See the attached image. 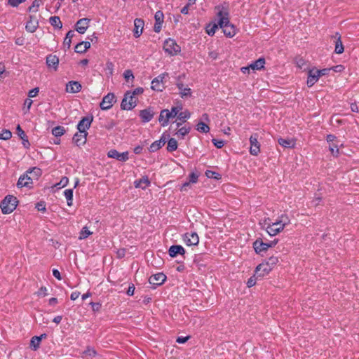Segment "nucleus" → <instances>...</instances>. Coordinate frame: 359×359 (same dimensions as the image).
Returning <instances> with one entry per match:
<instances>
[{"instance_id": "nucleus-31", "label": "nucleus", "mask_w": 359, "mask_h": 359, "mask_svg": "<svg viewBox=\"0 0 359 359\" xmlns=\"http://www.w3.org/2000/svg\"><path fill=\"white\" fill-rule=\"evenodd\" d=\"M278 142L280 145L285 148H294L295 146V141L292 139L278 138Z\"/></svg>"}, {"instance_id": "nucleus-5", "label": "nucleus", "mask_w": 359, "mask_h": 359, "mask_svg": "<svg viewBox=\"0 0 359 359\" xmlns=\"http://www.w3.org/2000/svg\"><path fill=\"white\" fill-rule=\"evenodd\" d=\"M163 50L170 55H176L181 51V47L172 39H168L164 41Z\"/></svg>"}, {"instance_id": "nucleus-15", "label": "nucleus", "mask_w": 359, "mask_h": 359, "mask_svg": "<svg viewBox=\"0 0 359 359\" xmlns=\"http://www.w3.org/2000/svg\"><path fill=\"white\" fill-rule=\"evenodd\" d=\"M139 116L141 118L142 122L147 123L149 122L154 116V112L151 107H148L143 110H141L139 113Z\"/></svg>"}, {"instance_id": "nucleus-46", "label": "nucleus", "mask_w": 359, "mask_h": 359, "mask_svg": "<svg viewBox=\"0 0 359 359\" xmlns=\"http://www.w3.org/2000/svg\"><path fill=\"white\" fill-rule=\"evenodd\" d=\"M42 4V0H34L32 4L29 7V11L36 12L38 11V8Z\"/></svg>"}, {"instance_id": "nucleus-40", "label": "nucleus", "mask_w": 359, "mask_h": 359, "mask_svg": "<svg viewBox=\"0 0 359 359\" xmlns=\"http://www.w3.org/2000/svg\"><path fill=\"white\" fill-rule=\"evenodd\" d=\"M40 338L38 336H34L31 339L30 347L34 351H36L40 346Z\"/></svg>"}, {"instance_id": "nucleus-3", "label": "nucleus", "mask_w": 359, "mask_h": 359, "mask_svg": "<svg viewBox=\"0 0 359 359\" xmlns=\"http://www.w3.org/2000/svg\"><path fill=\"white\" fill-rule=\"evenodd\" d=\"M18 203L16 197L11 195L6 196L0 204L2 213H11L16 208Z\"/></svg>"}, {"instance_id": "nucleus-59", "label": "nucleus", "mask_w": 359, "mask_h": 359, "mask_svg": "<svg viewBox=\"0 0 359 359\" xmlns=\"http://www.w3.org/2000/svg\"><path fill=\"white\" fill-rule=\"evenodd\" d=\"M39 92V88H34L33 89H32L31 90L29 91L28 93V96L29 97H36L38 93Z\"/></svg>"}, {"instance_id": "nucleus-38", "label": "nucleus", "mask_w": 359, "mask_h": 359, "mask_svg": "<svg viewBox=\"0 0 359 359\" xmlns=\"http://www.w3.org/2000/svg\"><path fill=\"white\" fill-rule=\"evenodd\" d=\"M177 142L175 138H170L168 141L167 150L174 151L177 149Z\"/></svg>"}, {"instance_id": "nucleus-2", "label": "nucleus", "mask_w": 359, "mask_h": 359, "mask_svg": "<svg viewBox=\"0 0 359 359\" xmlns=\"http://www.w3.org/2000/svg\"><path fill=\"white\" fill-rule=\"evenodd\" d=\"M182 107H172L171 110L167 109H163L160 112L158 121L161 126H167L170 119L175 118L178 114V112L182 110Z\"/></svg>"}, {"instance_id": "nucleus-54", "label": "nucleus", "mask_w": 359, "mask_h": 359, "mask_svg": "<svg viewBox=\"0 0 359 359\" xmlns=\"http://www.w3.org/2000/svg\"><path fill=\"white\" fill-rule=\"evenodd\" d=\"M68 182H69V179H68V177H62V179H61V180L60 181V182H59V183H57L55 186H56V187H58L59 188H60V187H65V186H67V185Z\"/></svg>"}, {"instance_id": "nucleus-24", "label": "nucleus", "mask_w": 359, "mask_h": 359, "mask_svg": "<svg viewBox=\"0 0 359 359\" xmlns=\"http://www.w3.org/2000/svg\"><path fill=\"white\" fill-rule=\"evenodd\" d=\"M253 248L257 253H261L267 250L270 245H268V243H264L261 239H257L253 243Z\"/></svg>"}, {"instance_id": "nucleus-34", "label": "nucleus", "mask_w": 359, "mask_h": 359, "mask_svg": "<svg viewBox=\"0 0 359 359\" xmlns=\"http://www.w3.org/2000/svg\"><path fill=\"white\" fill-rule=\"evenodd\" d=\"M49 21L50 25L53 27H55L58 29H61L62 27V22L58 16L50 17Z\"/></svg>"}, {"instance_id": "nucleus-17", "label": "nucleus", "mask_w": 359, "mask_h": 359, "mask_svg": "<svg viewBox=\"0 0 359 359\" xmlns=\"http://www.w3.org/2000/svg\"><path fill=\"white\" fill-rule=\"evenodd\" d=\"M108 156L110 158H115L120 161H126L128 159V152L119 153L116 149H111L108 152Z\"/></svg>"}, {"instance_id": "nucleus-4", "label": "nucleus", "mask_w": 359, "mask_h": 359, "mask_svg": "<svg viewBox=\"0 0 359 359\" xmlns=\"http://www.w3.org/2000/svg\"><path fill=\"white\" fill-rule=\"evenodd\" d=\"M138 99L130 93V90L127 91L121 103V108L123 110H131L137 105Z\"/></svg>"}, {"instance_id": "nucleus-63", "label": "nucleus", "mask_w": 359, "mask_h": 359, "mask_svg": "<svg viewBox=\"0 0 359 359\" xmlns=\"http://www.w3.org/2000/svg\"><path fill=\"white\" fill-rule=\"evenodd\" d=\"M16 129H17V131H18V135L20 136V137L22 140H24V138L26 137V135H25V132L22 130L20 126L18 125Z\"/></svg>"}, {"instance_id": "nucleus-16", "label": "nucleus", "mask_w": 359, "mask_h": 359, "mask_svg": "<svg viewBox=\"0 0 359 359\" xmlns=\"http://www.w3.org/2000/svg\"><path fill=\"white\" fill-rule=\"evenodd\" d=\"M90 20L88 18H81L79 20L75 25V29L79 34H84L87 30Z\"/></svg>"}, {"instance_id": "nucleus-7", "label": "nucleus", "mask_w": 359, "mask_h": 359, "mask_svg": "<svg viewBox=\"0 0 359 359\" xmlns=\"http://www.w3.org/2000/svg\"><path fill=\"white\" fill-rule=\"evenodd\" d=\"M115 102V95L112 93H109L105 95L102 102H100V107L102 110L109 109Z\"/></svg>"}, {"instance_id": "nucleus-56", "label": "nucleus", "mask_w": 359, "mask_h": 359, "mask_svg": "<svg viewBox=\"0 0 359 359\" xmlns=\"http://www.w3.org/2000/svg\"><path fill=\"white\" fill-rule=\"evenodd\" d=\"M257 278H258L257 277V276H255V274L253 276L250 277L247 282L248 287H251L254 286L256 284Z\"/></svg>"}, {"instance_id": "nucleus-55", "label": "nucleus", "mask_w": 359, "mask_h": 359, "mask_svg": "<svg viewBox=\"0 0 359 359\" xmlns=\"http://www.w3.org/2000/svg\"><path fill=\"white\" fill-rule=\"evenodd\" d=\"M26 0H8V4L12 7H17L19 4L25 2Z\"/></svg>"}, {"instance_id": "nucleus-52", "label": "nucleus", "mask_w": 359, "mask_h": 359, "mask_svg": "<svg viewBox=\"0 0 359 359\" xmlns=\"http://www.w3.org/2000/svg\"><path fill=\"white\" fill-rule=\"evenodd\" d=\"M83 357H93L96 355V351L93 348H88L83 353Z\"/></svg>"}, {"instance_id": "nucleus-51", "label": "nucleus", "mask_w": 359, "mask_h": 359, "mask_svg": "<svg viewBox=\"0 0 359 359\" xmlns=\"http://www.w3.org/2000/svg\"><path fill=\"white\" fill-rule=\"evenodd\" d=\"M297 66L300 69H304V67L306 65V60L302 57H297L295 60Z\"/></svg>"}, {"instance_id": "nucleus-36", "label": "nucleus", "mask_w": 359, "mask_h": 359, "mask_svg": "<svg viewBox=\"0 0 359 359\" xmlns=\"http://www.w3.org/2000/svg\"><path fill=\"white\" fill-rule=\"evenodd\" d=\"M191 116V114L188 110H185L184 111L178 112L177 115V119L180 121L185 122L187 119H189Z\"/></svg>"}, {"instance_id": "nucleus-50", "label": "nucleus", "mask_w": 359, "mask_h": 359, "mask_svg": "<svg viewBox=\"0 0 359 359\" xmlns=\"http://www.w3.org/2000/svg\"><path fill=\"white\" fill-rule=\"evenodd\" d=\"M205 175L208 178H213L216 180H219L221 178V175L219 173L209 170L205 172Z\"/></svg>"}, {"instance_id": "nucleus-23", "label": "nucleus", "mask_w": 359, "mask_h": 359, "mask_svg": "<svg viewBox=\"0 0 359 359\" xmlns=\"http://www.w3.org/2000/svg\"><path fill=\"white\" fill-rule=\"evenodd\" d=\"M46 65L49 68L56 71L58 68L59 58L55 55L50 54L46 57Z\"/></svg>"}, {"instance_id": "nucleus-28", "label": "nucleus", "mask_w": 359, "mask_h": 359, "mask_svg": "<svg viewBox=\"0 0 359 359\" xmlns=\"http://www.w3.org/2000/svg\"><path fill=\"white\" fill-rule=\"evenodd\" d=\"M87 135L88 134L76 133L73 137V142L78 147L85 144Z\"/></svg>"}, {"instance_id": "nucleus-45", "label": "nucleus", "mask_w": 359, "mask_h": 359, "mask_svg": "<svg viewBox=\"0 0 359 359\" xmlns=\"http://www.w3.org/2000/svg\"><path fill=\"white\" fill-rule=\"evenodd\" d=\"M272 269L278 262V257L276 256H271L267 259L265 262Z\"/></svg>"}, {"instance_id": "nucleus-9", "label": "nucleus", "mask_w": 359, "mask_h": 359, "mask_svg": "<svg viewBox=\"0 0 359 359\" xmlns=\"http://www.w3.org/2000/svg\"><path fill=\"white\" fill-rule=\"evenodd\" d=\"M167 76H168V74H162L158 76L157 77H156L155 79H154L151 81V88L154 90L162 91L163 89L164 88L163 79Z\"/></svg>"}, {"instance_id": "nucleus-22", "label": "nucleus", "mask_w": 359, "mask_h": 359, "mask_svg": "<svg viewBox=\"0 0 359 359\" xmlns=\"http://www.w3.org/2000/svg\"><path fill=\"white\" fill-rule=\"evenodd\" d=\"M81 88V85L79 82L71 81L66 85V91L70 93H76L80 92Z\"/></svg>"}, {"instance_id": "nucleus-49", "label": "nucleus", "mask_w": 359, "mask_h": 359, "mask_svg": "<svg viewBox=\"0 0 359 359\" xmlns=\"http://www.w3.org/2000/svg\"><path fill=\"white\" fill-rule=\"evenodd\" d=\"M90 234H92V232H90L87 227H83L80 232L79 239H85Z\"/></svg>"}, {"instance_id": "nucleus-1", "label": "nucleus", "mask_w": 359, "mask_h": 359, "mask_svg": "<svg viewBox=\"0 0 359 359\" xmlns=\"http://www.w3.org/2000/svg\"><path fill=\"white\" fill-rule=\"evenodd\" d=\"M218 25L219 27L223 29L224 35L228 37H233L236 33V29L235 26L229 22V13L227 12L220 11L218 13Z\"/></svg>"}, {"instance_id": "nucleus-44", "label": "nucleus", "mask_w": 359, "mask_h": 359, "mask_svg": "<svg viewBox=\"0 0 359 359\" xmlns=\"http://www.w3.org/2000/svg\"><path fill=\"white\" fill-rule=\"evenodd\" d=\"M190 130H191L190 127H187V126L182 127L177 131L176 135L178 137H181L182 138H183L186 135H187L190 132Z\"/></svg>"}, {"instance_id": "nucleus-53", "label": "nucleus", "mask_w": 359, "mask_h": 359, "mask_svg": "<svg viewBox=\"0 0 359 359\" xmlns=\"http://www.w3.org/2000/svg\"><path fill=\"white\" fill-rule=\"evenodd\" d=\"M212 142L218 149L223 147L224 145V141L222 140L212 139Z\"/></svg>"}, {"instance_id": "nucleus-37", "label": "nucleus", "mask_w": 359, "mask_h": 359, "mask_svg": "<svg viewBox=\"0 0 359 359\" xmlns=\"http://www.w3.org/2000/svg\"><path fill=\"white\" fill-rule=\"evenodd\" d=\"M38 27V22H34L32 20L28 21L26 24L25 29L27 32L33 33L36 31Z\"/></svg>"}, {"instance_id": "nucleus-47", "label": "nucleus", "mask_w": 359, "mask_h": 359, "mask_svg": "<svg viewBox=\"0 0 359 359\" xmlns=\"http://www.w3.org/2000/svg\"><path fill=\"white\" fill-rule=\"evenodd\" d=\"M12 137V133L9 130H3L0 133V139L4 140H8Z\"/></svg>"}, {"instance_id": "nucleus-14", "label": "nucleus", "mask_w": 359, "mask_h": 359, "mask_svg": "<svg viewBox=\"0 0 359 359\" xmlns=\"http://www.w3.org/2000/svg\"><path fill=\"white\" fill-rule=\"evenodd\" d=\"M320 74L318 73V69H311L308 72V78H307V86L309 87L313 86L319 79Z\"/></svg>"}, {"instance_id": "nucleus-39", "label": "nucleus", "mask_w": 359, "mask_h": 359, "mask_svg": "<svg viewBox=\"0 0 359 359\" xmlns=\"http://www.w3.org/2000/svg\"><path fill=\"white\" fill-rule=\"evenodd\" d=\"M64 195L67 199L68 206L72 205L73 201V189H69L64 191Z\"/></svg>"}, {"instance_id": "nucleus-64", "label": "nucleus", "mask_w": 359, "mask_h": 359, "mask_svg": "<svg viewBox=\"0 0 359 359\" xmlns=\"http://www.w3.org/2000/svg\"><path fill=\"white\" fill-rule=\"evenodd\" d=\"M47 294V288L46 287H41L37 292L38 296H46Z\"/></svg>"}, {"instance_id": "nucleus-30", "label": "nucleus", "mask_w": 359, "mask_h": 359, "mask_svg": "<svg viewBox=\"0 0 359 359\" xmlns=\"http://www.w3.org/2000/svg\"><path fill=\"white\" fill-rule=\"evenodd\" d=\"M265 65V59L264 57H260L256 61L252 62L250 65V67L252 70H261L264 68Z\"/></svg>"}, {"instance_id": "nucleus-35", "label": "nucleus", "mask_w": 359, "mask_h": 359, "mask_svg": "<svg viewBox=\"0 0 359 359\" xmlns=\"http://www.w3.org/2000/svg\"><path fill=\"white\" fill-rule=\"evenodd\" d=\"M278 222L280 226L285 228V226L290 223V219L287 215L283 214L278 217Z\"/></svg>"}, {"instance_id": "nucleus-27", "label": "nucleus", "mask_w": 359, "mask_h": 359, "mask_svg": "<svg viewBox=\"0 0 359 359\" xmlns=\"http://www.w3.org/2000/svg\"><path fill=\"white\" fill-rule=\"evenodd\" d=\"M333 37L336 39L334 53L337 54H341L344 50V48L341 40V35L339 32H337Z\"/></svg>"}, {"instance_id": "nucleus-43", "label": "nucleus", "mask_w": 359, "mask_h": 359, "mask_svg": "<svg viewBox=\"0 0 359 359\" xmlns=\"http://www.w3.org/2000/svg\"><path fill=\"white\" fill-rule=\"evenodd\" d=\"M196 130L201 133H207L210 130L209 126L203 122H199L196 126Z\"/></svg>"}, {"instance_id": "nucleus-6", "label": "nucleus", "mask_w": 359, "mask_h": 359, "mask_svg": "<svg viewBox=\"0 0 359 359\" xmlns=\"http://www.w3.org/2000/svg\"><path fill=\"white\" fill-rule=\"evenodd\" d=\"M258 137L257 133H254L250 137V153L253 156H257L260 151V144L258 142Z\"/></svg>"}, {"instance_id": "nucleus-26", "label": "nucleus", "mask_w": 359, "mask_h": 359, "mask_svg": "<svg viewBox=\"0 0 359 359\" xmlns=\"http://www.w3.org/2000/svg\"><path fill=\"white\" fill-rule=\"evenodd\" d=\"M166 142V138L164 136V134L162 135L160 140L154 142L149 147L150 152H155L159 149H161Z\"/></svg>"}, {"instance_id": "nucleus-61", "label": "nucleus", "mask_w": 359, "mask_h": 359, "mask_svg": "<svg viewBox=\"0 0 359 359\" xmlns=\"http://www.w3.org/2000/svg\"><path fill=\"white\" fill-rule=\"evenodd\" d=\"M198 175L194 172H191L189 175V182L196 183L198 180Z\"/></svg>"}, {"instance_id": "nucleus-60", "label": "nucleus", "mask_w": 359, "mask_h": 359, "mask_svg": "<svg viewBox=\"0 0 359 359\" xmlns=\"http://www.w3.org/2000/svg\"><path fill=\"white\" fill-rule=\"evenodd\" d=\"M36 208L39 210V211H42V212H45L46 211V205L44 203V202H39L36 204Z\"/></svg>"}, {"instance_id": "nucleus-41", "label": "nucleus", "mask_w": 359, "mask_h": 359, "mask_svg": "<svg viewBox=\"0 0 359 359\" xmlns=\"http://www.w3.org/2000/svg\"><path fill=\"white\" fill-rule=\"evenodd\" d=\"M65 133V130L62 126H58L52 129V134L56 137L63 135Z\"/></svg>"}, {"instance_id": "nucleus-10", "label": "nucleus", "mask_w": 359, "mask_h": 359, "mask_svg": "<svg viewBox=\"0 0 359 359\" xmlns=\"http://www.w3.org/2000/svg\"><path fill=\"white\" fill-rule=\"evenodd\" d=\"M284 228L279 224L278 221L273 223H268L266 226V231L271 236H276L281 232Z\"/></svg>"}, {"instance_id": "nucleus-33", "label": "nucleus", "mask_w": 359, "mask_h": 359, "mask_svg": "<svg viewBox=\"0 0 359 359\" xmlns=\"http://www.w3.org/2000/svg\"><path fill=\"white\" fill-rule=\"evenodd\" d=\"M27 174H30L33 180H37L42 174V171L40 168L34 167L27 171Z\"/></svg>"}, {"instance_id": "nucleus-18", "label": "nucleus", "mask_w": 359, "mask_h": 359, "mask_svg": "<svg viewBox=\"0 0 359 359\" xmlns=\"http://www.w3.org/2000/svg\"><path fill=\"white\" fill-rule=\"evenodd\" d=\"M32 184L33 178L26 172L20 177L17 185L18 187H31Z\"/></svg>"}, {"instance_id": "nucleus-12", "label": "nucleus", "mask_w": 359, "mask_h": 359, "mask_svg": "<svg viewBox=\"0 0 359 359\" xmlns=\"http://www.w3.org/2000/svg\"><path fill=\"white\" fill-rule=\"evenodd\" d=\"M187 245H196L199 242V237L195 232H187L184 235L183 238Z\"/></svg>"}, {"instance_id": "nucleus-11", "label": "nucleus", "mask_w": 359, "mask_h": 359, "mask_svg": "<svg viewBox=\"0 0 359 359\" xmlns=\"http://www.w3.org/2000/svg\"><path fill=\"white\" fill-rule=\"evenodd\" d=\"M272 269L264 262L259 264L255 269V276L262 278L269 273Z\"/></svg>"}, {"instance_id": "nucleus-57", "label": "nucleus", "mask_w": 359, "mask_h": 359, "mask_svg": "<svg viewBox=\"0 0 359 359\" xmlns=\"http://www.w3.org/2000/svg\"><path fill=\"white\" fill-rule=\"evenodd\" d=\"M123 76H124L125 79L127 81L130 79H134V75L133 74V72L130 69L126 70L123 73Z\"/></svg>"}, {"instance_id": "nucleus-32", "label": "nucleus", "mask_w": 359, "mask_h": 359, "mask_svg": "<svg viewBox=\"0 0 359 359\" xmlns=\"http://www.w3.org/2000/svg\"><path fill=\"white\" fill-rule=\"evenodd\" d=\"M150 184V182L148 179L147 177H144L142 178H141L140 180H136L135 182V187L136 188H142V189H145L146 187H147Z\"/></svg>"}, {"instance_id": "nucleus-58", "label": "nucleus", "mask_w": 359, "mask_h": 359, "mask_svg": "<svg viewBox=\"0 0 359 359\" xmlns=\"http://www.w3.org/2000/svg\"><path fill=\"white\" fill-rule=\"evenodd\" d=\"M143 92H144V89L142 87H138V88H135V90H133V91L130 90V93L133 95H134L135 97H136L138 95L142 94Z\"/></svg>"}, {"instance_id": "nucleus-29", "label": "nucleus", "mask_w": 359, "mask_h": 359, "mask_svg": "<svg viewBox=\"0 0 359 359\" xmlns=\"http://www.w3.org/2000/svg\"><path fill=\"white\" fill-rule=\"evenodd\" d=\"M90 47L89 41H82L79 43L75 46V52L78 53H83Z\"/></svg>"}, {"instance_id": "nucleus-62", "label": "nucleus", "mask_w": 359, "mask_h": 359, "mask_svg": "<svg viewBox=\"0 0 359 359\" xmlns=\"http://www.w3.org/2000/svg\"><path fill=\"white\" fill-rule=\"evenodd\" d=\"M90 304L93 311H98L101 308V304L98 302H90Z\"/></svg>"}, {"instance_id": "nucleus-48", "label": "nucleus", "mask_w": 359, "mask_h": 359, "mask_svg": "<svg viewBox=\"0 0 359 359\" xmlns=\"http://www.w3.org/2000/svg\"><path fill=\"white\" fill-rule=\"evenodd\" d=\"M329 149L333 156H337L339 154V145L337 143H332L329 145Z\"/></svg>"}, {"instance_id": "nucleus-25", "label": "nucleus", "mask_w": 359, "mask_h": 359, "mask_svg": "<svg viewBox=\"0 0 359 359\" xmlns=\"http://www.w3.org/2000/svg\"><path fill=\"white\" fill-rule=\"evenodd\" d=\"M168 254L171 257H175L177 255H184L185 250L182 245H174L170 247Z\"/></svg>"}, {"instance_id": "nucleus-42", "label": "nucleus", "mask_w": 359, "mask_h": 359, "mask_svg": "<svg viewBox=\"0 0 359 359\" xmlns=\"http://www.w3.org/2000/svg\"><path fill=\"white\" fill-rule=\"evenodd\" d=\"M218 23L217 24H209L207 25L205 28V31L208 35L212 36L215 34L216 29L218 28Z\"/></svg>"}, {"instance_id": "nucleus-13", "label": "nucleus", "mask_w": 359, "mask_h": 359, "mask_svg": "<svg viewBox=\"0 0 359 359\" xmlns=\"http://www.w3.org/2000/svg\"><path fill=\"white\" fill-rule=\"evenodd\" d=\"M181 77L182 76H180L177 78L176 83V85L180 90V95L182 98L190 97L191 95V90L189 88L184 87V84L180 82ZM182 77H184V74L182 75Z\"/></svg>"}, {"instance_id": "nucleus-19", "label": "nucleus", "mask_w": 359, "mask_h": 359, "mask_svg": "<svg viewBox=\"0 0 359 359\" xmlns=\"http://www.w3.org/2000/svg\"><path fill=\"white\" fill-rule=\"evenodd\" d=\"M154 18L156 22L154 24V30L155 32L158 33L161 29L162 24L163 22V13L161 11H156L154 15Z\"/></svg>"}, {"instance_id": "nucleus-20", "label": "nucleus", "mask_w": 359, "mask_h": 359, "mask_svg": "<svg viewBox=\"0 0 359 359\" xmlns=\"http://www.w3.org/2000/svg\"><path fill=\"white\" fill-rule=\"evenodd\" d=\"M165 280L166 276L164 273H158L151 276L149 279V282L151 285H161L165 281Z\"/></svg>"}, {"instance_id": "nucleus-21", "label": "nucleus", "mask_w": 359, "mask_h": 359, "mask_svg": "<svg viewBox=\"0 0 359 359\" xmlns=\"http://www.w3.org/2000/svg\"><path fill=\"white\" fill-rule=\"evenodd\" d=\"M144 22L143 20L140 19V18H136L135 20H134V36L135 38H138L141 36L142 33V31H143V28H144Z\"/></svg>"}, {"instance_id": "nucleus-8", "label": "nucleus", "mask_w": 359, "mask_h": 359, "mask_svg": "<svg viewBox=\"0 0 359 359\" xmlns=\"http://www.w3.org/2000/svg\"><path fill=\"white\" fill-rule=\"evenodd\" d=\"M93 121V117H83L77 125V129L81 133L88 134L87 130L90 127Z\"/></svg>"}]
</instances>
